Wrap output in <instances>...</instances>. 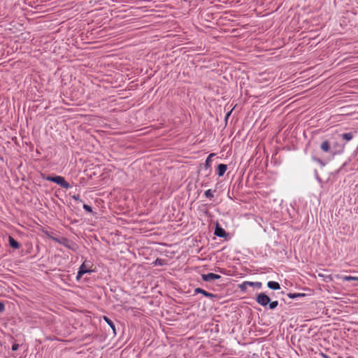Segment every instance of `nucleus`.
<instances>
[{"mask_svg":"<svg viewBox=\"0 0 358 358\" xmlns=\"http://www.w3.org/2000/svg\"><path fill=\"white\" fill-rule=\"evenodd\" d=\"M319 276H320V277H323V275H322V274H320H320H319Z\"/></svg>","mask_w":358,"mask_h":358,"instance_id":"c756f323","label":"nucleus"},{"mask_svg":"<svg viewBox=\"0 0 358 358\" xmlns=\"http://www.w3.org/2000/svg\"><path fill=\"white\" fill-rule=\"evenodd\" d=\"M257 302L262 306H267L271 301L270 298L264 293H260L257 296Z\"/></svg>","mask_w":358,"mask_h":358,"instance_id":"7ed1b4c3","label":"nucleus"},{"mask_svg":"<svg viewBox=\"0 0 358 358\" xmlns=\"http://www.w3.org/2000/svg\"><path fill=\"white\" fill-rule=\"evenodd\" d=\"M19 348V345L17 344V343H15L12 345V350L13 351H16Z\"/></svg>","mask_w":358,"mask_h":358,"instance_id":"4be33fe9","label":"nucleus"},{"mask_svg":"<svg viewBox=\"0 0 358 358\" xmlns=\"http://www.w3.org/2000/svg\"><path fill=\"white\" fill-rule=\"evenodd\" d=\"M194 294H202L203 296L210 298V299H214L216 297L215 294H214L213 293L208 292L206 290H204L200 287H197L194 289Z\"/></svg>","mask_w":358,"mask_h":358,"instance_id":"423d86ee","label":"nucleus"},{"mask_svg":"<svg viewBox=\"0 0 358 358\" xmlns=\"http://www.w3.org/2000/svg\"><path fill=\"white\" fill-rule=\"evenodd\" d=\"M46 180L48 181H51V182H55L57 185H60L61 187H62L63 188L66 189L71 187V185L65 180V178L60 176H48L46 178Z\"/></svg>","mask_w":358,"mask_h":358,"instance_id":"f03ea898","label":"nucleus"},{"mask_svg":"<svg viewBox=\"0 0 358 358\" xmlns=\"http://www.w3.org/2000/svg\"><path fill=\"white\" fill-rule=\"evenodd\" d=\"M268 304H269V308L271 310H273L278 306V302L277 301H273L271 302L270 301Z\"/></svg>","mask_w":358,"mask_h":358,"instance_id":"6ab92c4d","label":"nucleus"},{"mask_svg":"<svg viewBox=\"0 0 358 358\" xmlns=\"http://www.w3.org/2000/svg\"><path fill=\"white\" fill-rule=\"evenodd\" d=\"M314 161H315L316 162L320 164L322 166L324 165V164L322 162V161L320 159L314 158Z\"/></svg>","mask_w":358,"mask_h":358,"instance_id":"b1692460","label":"nucleus"},{"mask_svg":"<svg viewBox=\"0 0 358 358\" xmlns=\"http://www.w3.org/2000/svg\"><path fill=\"white\" fill-rule=\"evenodd\" d=\"M342 279L345 281H352L356 280L358 281V277L351 276V275H345L342 277Z\"/></svg>","mask_w":358,"mask_h":358,"instance_id":"dca6fc26","label":"nucleus"},{"mask_svg":"<svg viewBox=\"0 0 358 358\" xmlns=\"http://www.w3.org/2000/svg\"><path fill=\"white\" fill-rule=\"evenodd\" d=\"M52 240L54 241L65 246L66 248L73 250L76 251L78 249V245L76 243L73 242L72 241L69 240L66 238L62 237V238H57V237H51Z\"/></svg>","mask_w":358,"mask_h":358,"instance_id":"f257e3e1","label":"nucleus"},{"mask_svg":"<svg viewBox=\"0 0 358 358\" xmlns=\"http://www.w3.org/2000/svg\"><path fill=\"white\" fill-rule=\"evenodd\" d=\"M215 235L218 237L224 238L227 236V234L223 228L217 224L215 229Z\"/></svg>","mask_w":358,"mask_h":358,"instance_id":"0eeeda50","label":"nucleus"},{"mask_svg":"<svg viewBox=\"0 0 358 358\" xmlns=\"http://www.w3.org/2000/svg\"><path fill=\"white\" fill-rule=\"evenodd\" d=\"M267 286L271 289L277 290L280 289V285L278 282L275 281H269L267 283Z\"/></svg>","mask_w":358,"mask_h":358,"instance_id":"9b49d317","label":"nucleus"},{"mask_svg":"<svg viewBox=\"0 0 358 358\" xmlns=\"http://www.w3.org/2000/svg\"><path fill=\"white\" fill-rule=\"evenodd\" d=\"M155 262H156V264H159L162 265L161 260L159 259H157Z\"/></svg>","mask_w":358,"mask_h":358,"instance_id":"a878e982","label":"nucleus"},{"mask_svg":"<svg viewBox=\"0 0 358 358\" xmlns=\"http://www.w3.org/2000/svg\"><path fill=\"white\" fill-rule=\"evenodd\" d=\"M92 271V270L88 269V268H87V266H86V265H85V262H83V263L80 265V268H79V270H78V273H77V275H76V279H77V280H79L81 278V277H82L84 274H85V273H91Z\"/></svg>","mask_w":358,"mask_h":358,"instance_id":"20e7f679","label":"nucleus"},{"mask_svg":"<svg viewBox=\"0 0 358 358\" xmlns=\"http://www.w3.org/2000/svg\"><path fill=\"white\" fill-rule=\"evenodd\" d=\"M320 148L322 151L325 152H329L331 148L330 143L327 140H326L322 143Z\"/></svg>","mask_w":358,"mask_h":358,"instance_id":"f8f14e48","label":"nucleus"},{"mask_svg":"<svg viewBox=\"0 0 358 358\" xmlns=\"http://www.w3.org/2000/svg\"><path fill=\"white\" fill-rule=\"evenodd\" d=\"M204 195L207 197V198H209L210 199H212L213 197H214V195L213 194V192L211 189H207L206 191H205L204 192Z\"/></svg>","mask_w":358,"mask_h":358,"instance_id":"f3484780","label":"nucleus"},{"mask_svg":"<svg viewBox=\"0 0 358 358\" xmlns=\"http://www.w3.org/2000/svg\"><path fill=\"white\" fill-rule=\"evenodd\" d=\"M246 287H247V285L243 286V289H243H243H246Z\"/></svg>","mask_w":358,"mask_h":358,"instance_id":"cd10ccee","label":"nucleus"},{"mask_svg":"<svg viewBox=\"0 0 358 358\" xmlns=\"http://www.w3.org/2000/svg\"><path fill=\"white\" fill-rule=\"evenodd\" d=\"M72 199L76 201L82 202L79 195H73Z\"/></svg>","mask_w":358,"mask_h":358,"instance_id":"412c9836","label":"nucleus"},{"mask_svg":"<svg viewBox=\"0 0 358 358\" xmlns=\"http://www.w3.org/2000/svg\"><path fill=\"white\" fill-rule=\"evenodd\" d=\"M234 110V108H231L227 114H226V116H225V120H227L229 118V117L231 115V113H232V110Z\"/></svg>","mask_w":358,"mask_h":358,"instance_id":"5701e85b","label":"nucleus"},{"mask_svg":"<svg viewBox=\"0 0 358 358\" xmlns=\"http://www.w3.org/2000/svg\"><path fill=\"white\" fill-rule=\"evenodd\" d=\"M4 310V306L3 303H0V313L3 312Z\"/></svg>","mask_w":358,"mask_h":358,"instance_id":"393cba45","label":"nucleus"},{"mask_svg":"<svg viewBox=\"0 0 358 358\" xmlns=\"http://www.w3.org/2000/svg\"><path fill=\"white\" fill-rule=\"evenodd\" d=\"M353 137H354V135L351 132H350V133H345V134H342L343 139H344L346 141H351L353 138Z\"/></svg>","mask_w":358,"mask_h":358,"instance_id":"2eb2a0df","label":"nucleus"},{"mask_svg":"<svg viewBox=\"0 0 358 358\" xmlns=\"http://www.w3.org/2000/svg\"><path fill=\"white\" fill-rule=\"evenodd\" d=\"M305 296H306V294L303 293H289V294H287V296L289 299H296L298 297H303Z\"/></svg>","mask_w":358,"mask_h":358,"instance_id":"4468645a","label":"nucleus"},{"mask_svg":"<svg viewBox=\"0 0 358 358\" xmlns=\"http://www.w3.org/2000/svg\"><path fill=\"white\" fill-rule=\"evenodd\" d=\"M245 285H249L250 287H256L257 289H260L262 287V283L261 282H248V281H245V282H244L243 283H242L240 285L241 289H243V286H245Z\"/></svg>","mask_w":358,"mask_h":358,"instance_id":"6e6552de","label":"nucleus"},{"mask_svg":"<svg viewBox=\"0 0 358 358\" xmlns=\"http://www.w3.org/2000/svg\"><path fill=\"white\" fill-rule=\"evenodd\" d=\"M8 242L10 245L14 249H18L20 246V243L10 236H8Z\"/></svg>","mask_w":358,"mask_h":358,"instance_id":"9d476101","label":"nucleus"},{"mask_svg":"<svg viewBox=\"0 0 358 358\" xmlns=\"http://www.w3.org/2000/svg\"><path fill=\"white\" fill-rule=\"evenodd\" d=\"M214 155L213 153L212 154H210L208 155V157H207L206 160V164H205V166L206 168V169H209L210 165V157H213Z\"/></svg>","mask_w":358,"mask_h":358,"instance_id":"a211bd4d","label":"nucleus"},{"mask_svg":"<svg viewBox=\"0 0 358 358\" xmlns=\"http://www.w3.org/2000/svg\"><path fill=\"white\" fill-rule=\"evenodd\" d=\"M326 278L329 279V280H332L331 275L327 276Z\"/></svg>","mask_w":358,"mask_h":358,"instance_id":"bb28decb","label":"nucleus"},{"mask_svg":"<svg viewBox=\"0 0 358 358\" xmlns=\"http://www.w3.org/2000/svg\"><path fill=\"white\" fill-rule=\"evenodd\" d=\"M83 208L88 213H92V208L91 206H90L89 205L87 204H83Z\"/></svg>","mask_w":358,"mask_h":358,"instance_id":"aec40b11","label":"nucleus"},{"mask_svg":"<svg viewBox=\"0 0 358 358\" xmlns=\"http://www.w3.org/2000/svg\"><path fill=\"white\" fill-rule=\"evenodd\" d=\"M48 340L53 341V340H55V338H48Z\"/></svg>","mask_w":358,"mask_h":358,"instance_id":"c85d7f7f","label":"nucleus"},{"mask_svg":"<svg viewBox=\"0 0 358 358\" xmlns=\"http://www.w3.org/2000/svg\"><path fill=\"white\" fill-rule=\"evenodd\" d=\"M103 320L106 321V322L113 329L114 334H115V327L114 323L111 320H110L108 317L103 316Z\"/></svg>","mask_w":358,"mask_h":358,"instance_id":"ddd939ff","label":"nucleus"},{"mask_svg":"<svg viewBox=\"0 0 358 358\" xmlns=\"http://www.w3.org/2000/svg\"><path fill=\"white\" fill-rule=\"evenodd\" d=\"M201 278L203 281L208 282L211 280H218L221 278V275L213 273H209L207 274H202Z\"/></svg>","mask_w":358,"mask_h":358,"instance_id":"39448f33","label":"nucleus"},{"mask_svg":"<svg viewBox=\"0 0 358 358\" xmlns=\"http://www.w3.org/2000/svg\"><path fill=\"white\" fill-rule=\"evenodd\" d=\"M227 169L226 164H220L217 166V174L219 176H222Z\"/></svg>","mask_w":358,"mask_h":358,"instance_id":"1a4fd4ad","label":"nucleus"}]
</instances>
